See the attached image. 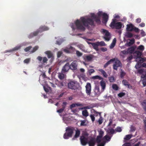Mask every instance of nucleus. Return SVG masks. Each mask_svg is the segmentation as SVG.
Segmentation results:
<instances>
[{"mask_svg": "<svg viewBox=\"0 0 146 146\" xmlns=\"http://www.w3.org/2000/svg\"><path fill=\"white\" fill-rule=\"evenodd\" d=\"M101 17L102 22L106 24L108 20L109 15L99 9L96 14L94 13H90L88 15L81 17L80 19L75 20L74 23H71L70 26L74 31H84L85 30L86 27L94 26V22L100 23Z\"/></svg>", "mask_w": 146, "mask_h": 146, "instance_id": "f257e3e1", "label": "nucleus"}, {"mask_svg": "<svg viewBox=\"0 0 146 146\" xmlns=\"http://www.w3.org/2000/svg\"><path fill=\"white\" fill-rule=\"evenodd\" d=\"M80 141L81 144L83 146L85 145L88 143L89 146H94L95 143L94 139L89 136L88 133L86 132L81 137Z\"/></svg>", "mask_w": 146, "mask_h": 146, "instance_id": "f03ea898", "label": "nucleus"}, {"mask_svg": "<svg viewBox=\"0 0 146 146\" xmlns=\"http://www.w3.org/2000/svg\"><path fill=\"white\" fill-rule=\"evenodd\" d=\"M99 135L97 136L96 142L98 143V146H104L106 143L110 141L111 137L107 134L103 138L104 132L101 130L98 131Z\"/></svg>", "mask_w": 146, "mask_h": 146, "instance_id": "7ed1b4c3", "label": "nucleus"}, {"mask_svg": "<svg viewBox=\"0 0 146 146\" xmlns=\"http://www.w3.org/2000/svg\"><path fill=\"white\" fill-rule=\"evenodd\" d=\"M110 26L113 29H120L124 27V23L121 22H117L115 19H112Z\"/></svg>", "mask_w": 146, "mask_h": 146, "instance_id": "20e7f679", "label": "nucleus"}, {"mask_svg": "<svg viewBox=\"0 0 146 146\" xmlns=\"http://www.w3.org/2000/svg\"><path fill=\"white\" fill-rule=\"evenodd\" d=\"M139 73L142 74L141 80L142 81V83L144 86L146 85V69H141L138 71Z\"/></svg>", "mask_w": 146, "mask_h": 146, "instance_id": "39448f33", "label": "nucleus"}, {"mask_svg": "<svg viewBox=\"0 0 146 146\" xmlns=\"http://www.w3.org/2000/svg\"><path fill=\"white\" fill-rule=\"evenodd\" d=\"M73 132V129L72 128L67 127L66 129V132L64 134V138L65 139H68L71 137Z\"/></svg>", "mask_w": 146, "mask_h": 146, "instance_id": "423d86ee", "label": "nucleus"}, {"mask_svg": "<svg viewBox=\"0 0 146 146\" xmlns=\"http://www.w3.org/2000/svg\"><path fill=\"white\" fill-rule=\"evenodd\" d=\"M101 32L104 35V38L105 40L108 41L110 40L111 38L110 35L108 31L102 29L101 30Z\"/></svg>", "mask_w": 146, "mask_h": 146, "instance_id": "0eeeda50", "label": "nucleus"}, {"mask_svg": "<svg viewBox=\"0 0 146 146\" xmlns=\"http://www.w3.org/2000/svg\"><path fill=\"white\" fill-rule=\"evenodd\" d=\"M126 30L127 31H134L136 32H137L139 31V29L135 27L131 23H130L127 24L126 25Z\"/></svg>", "mask_w": 146, "mask_h": 146, "instance_id": "6e6552de", "label": "nucleus"}, {"mask_svg": "<svg viewBox=\"0 0 146 146\" xmlns=\"http://www.w3.org/2000/svg\"><path fill=\"white\" fill-rule=\"evenodd\" d=\"M86 39V41L89 44H91L94 48L97 51L98 50V46H99V44L98 43V42L95 43H91L88 42L89 41H95V39H87L86 38H84Z\"/></svg>", "mask_w": 146, "mask_h": 146, "instance_id": "1a4fd4ad", "label": "nucleus"}, {"mask_svg": "<svg viewBox=\"0 0 146 146\" xmlns=\"http://www.w3.org/2000/svg\"><path fill=\"white\" fill-rule=\"evenodd\" d=\"M26 45V43L25 42L19 44L12 49L6 50L5 52H12L15 51L17 50L20 49L21 47L23 46H25Z\"/></svg>", "mask_w": 146, "mask_h": 146, "instance_id": "9d476101", "label": "nucleus"}, {"mask_svg": "<svg viewBox=\"0 0 146 146\" xmlns=\"http://www.w3.org/2000/svg\"><path fill=\"white\" fill-rule=\"evenodd\" d=\"M135 58V60L137 62V63L135 67L136 69H137L141 66V64L144 62V58L140 57L136 58Z\"/></svg>", "mask_w": 146, "mask_h": 146, "instance_id": "9b49d317", "label": "nucleus"}, {"mask_svg": "<svg viewBox=\"0 0 146 146\" xmlns=\"http://www.w3.org/2000/svg\"><path fill=\"white\" fill-rule=\"evenodd\" d=\"M114 59V60L113 62H114L113 68V69L117 70V67L121 66V64L120 61L117 59Z\"/></svg>", "mask_w": 146, "mask_h": 146, "instance_id": "f8f14e48", "label": "nucleus"}, {"mask_svg": "<svg viewBox=\"0 0 146 146\" xmlns=\"http://www.w3.org/2000/svg\"><path fill=\"white\" fill-rule=\"evenodd\" d=\"M78 66L77 62L76 61H74L70 65V69L72 70H75L77 69Z\"/></svg>", "mask_w": 146, "mask_h": 146, "instance_id": "ddd939ff", "label": "nucleus"}, {"mask_svg": "<svg viewBox=\"0 0 146 146\" xmlns=\"http://www.w3.org/2000/svg\"><path fill=\"white\" fill-rule=\"evenodd\" d=\"M86 92L88 95H90L91 92V85L90 83H87L85 86Z\"/></svg>", "mask_w": 146, "mask_h": 146, "instance_id": "4468645a", "label": "nucleus"}, {"mask_svg": "<svg viewBox=\"0 0 146 146\" xmlns=\"http://www.w3.org/2000/svg\"><path fill=\"white\" fill-rule=\"evenodd\" d=\"M70 69V64L69 63H67L63 67L62 69V72H67Z\"/></svg>", "mask_w": 146, "mask_h": 146, "instance_id": "2eb2a0df", "label": "nucleus"}, {"mask_svg": "<svg viewBox=\"0 0 146 146\" xmlns=\"http://www.w3.org/2000/svg\"><path fill=\"white\" fill-rule=\"evenodd\" d=\"M42 83L44 90L46 92H48L51 91L50 88L47 86V84L46 82H44H44H42Z\"/></svg>", "mask_w": 146, "mask_h": 146, "instance_id": "dca6fc26", "label": "nucleus"}, {"mask_svg": "<svg viewBox=\"0 0 146 146\" xmlns=\"http://www.w3.org/2000/svg\"><path fill=\"white\" fill-rule=\"evenodd\" d=\"M37 60L39 62H41L42 60V62L43 63H46L47 61L48 60L47 58L46 57H44L42 58V57L39 56H38L36 58Z\"/></svg>", "mask_w": 146, "mask_h": 146, "instance_id": "f3484780", "label": "nucleus"}, {"mask_svg": "<svg viewBox=\"0 0 146 146\" xmlns=\"http://www.w3.org/2000/svg\"><path fill=\"white\" fill-rule=\"evenodd\" d=\"M76 83L73 82H71L68 84V87L69 88L74 89L76 88Z\"/></svg>", "mask_w": 146, "mask_h": 146, "instance_id": "a211bd4d", "label": "nucleus"}, {"mask_svg": "<svg viewBox=\"0 0 146 146\" xmlns=\"http://www.w3.org/2000/svg\"><path fill=\"white\" fill-rule=\"evenodd\" d=\"M74 49V48L73 47L69 46H68L67 48L64 49L63 50L66 53H69L70 52L71 50H73Z\"/></svg>", "mask_w": 146, "mask_h": 146, "instance_id": "6ab92c4d", "label": "nucleus"}, {"mask_svg": "<svg viewBox=\"0 0 146 146\" xmlns=\"http://www.w3.org/2000/svg\"><path fill=\"white\" fill-rule=\"evenodd\" d=\"M49 29L48 27L45 26H43L40 27L38 29V32H42L43 31H47Z\"/></svg>", "mask_w": 146, "mask_h": 146, "instance_id": "aec40b11", "label": "nucleus"}, {"mask_svg": "<svg viewBox=\"0 0 146 146\" xmlns=\"http://www.w3.org/2000/svg\"><path fill=\"white\" fill-rule=\"evenodd\" d=\"M44 53L47 55L48 58H51V59L53 58V55L51 52L49 51H47L45 52Z\"/></svg>", "mask_w": 146, "mask_h": 146, "instance_id": "412c9836", "label": "nucleus"}, {"mask_svg": "<svg viewBox=\"0 0 146 146\" xmlns=\"http://www.w3.org/2000/svg\"><path fill=\"white\" fill-rule=\"evenodd\" d=\"M142 54V52L140 51H135L133 54L134 56L136 58H140Z\"/></svg>", "mask_w": 146, "mask_h": 146, "instance_id": "4be33fe9", "label": "nucleus"}, {"mask_svg": "<svg viewBox=\"0 0 146 146\" xmlns=\"http://www.w3.org/2000/svg\"><path fill=\"white\" fill-rule=\"evenodd\" d=\"M55 38V39H57V40H56V44L58 45L60 44L63 41L62 39L59 37H56Z\"/></svg>", "mask_w": 146, "mask_h": 146, "instance_id": "5701e85b", "label": "nucleus"}, {"mask_svg": "<svg viewBox=\"0 0 146 146\" xmlns=\"http://www.w3.org/2000/svg\"><path fill=\"white\" fill-rule=\"evenodd\" d=\"M77 46L82 51L85 52H87V50L85 48L84 46L82 44H79Z\"/></svg>", "mask_w": 146, "mask_h": 146, "instance_id": "b1692460", "label": "nucleus"}, {"mask_svg": "<svg viewBox=\"0 0 146 146\" xmlns=\"http://www.w3.org/2000/svg\"><path fill=\"white\" fill-rule=\"evenodd\" d=\"M92 56L91 55H87L84 57V59L86 61H90L92 58Z\"/></svg>", "mask_w": 146, "mask_h": 146, "instance_id": "393cba45", "label": "nucleus"}, {"mask_svg": "<svg viewBox=\"0 0 146 146\" xmlns=\"http://www.w3.org/2000/svg\"><path fill=\"white\" fill-rule=\"evenodd\" d=\"M116 39L115 38H114L113 39L112 42L110 46V48L112 49L114 47L116 44Z\"/></svg>", "mask_w": 146, "mask_h": 146, "instance_id": "a878e982", "label": "nucleus"}, {"mask_svg": "<svg viewBox=\"0 0 146 146\" xmlns=\"http://www.w3.org/2000/svg\"><path fill=\"white\" fill-rule=\"evenodd\" d=\"M94 92L96 95L97 96H99L100 94L101 93L100 91V89L98 87H96L94 90Z\"/></svg>", "mask_w": 146, "mask_h": 146, "instance_id": "bb28decb", "label": "nucleus"}, {"mask_svg": "<svg viewBox=\"0 0 146 146\" xmlns=\"http://www.w3.org/2000/svg\"><path fill=\"white\" fill-rule=\"evenodd\" d=\"M135 40L133 39L129 40V41H127V43L126 44V45L129 46L133 44Z\"/></svg>", "mask_w": 146, "mask_h": 146, "instance_id": "cd10ccee", "label": "nucleus"}, {"mask_svg": "<svg viewBox=\"0 0 146 146\" xmlns=\"http://www.w3.org/2000/svg\"><path fill=\"white\" fill-rule=\"evenodd\" d=\"M124 35L125 37L127 38H130L133 36L132 34L129 32V31H127L125 32L124 34Z\"/></svg>", "mask_w": 146, "mask_h": 146, "instance_id": "c85d7f7f", "label": "nucleus"}, {"mask_svg": "<svg viewBox=\"0 0 146 146\" xmlns=\"http://www.w3.org/2000/svg\"><path fill=\"white\" fill-rule=\"evenodd\" d=\"M98 70L101 72L104 77L107 78L108 77V75L106 72L103 70L102 69H99Z\"/></svg>", "mask_w": 146, "mask_h": 146, "instance_id": "c756f323", "label": "nucleus"}, {"mask_svg": "<svg viewBox=\"0 0 146 146\" xmlns=\"http://www.w3.org/2000/svg\"><path fill=\"white\" fill-rule=\"evenodd\" d=\"M100 85L102 87V89L104 90L106 87V83L104 81L102 80L100 82Z\"/></svg>", "mask_w": 146, "mask_h": 146, "instance_id": "7c9ffc66", "label": "nucleus"}, {"mask_svg": "<svg viewBox=\"0 0 146 146\" xmlns=\"http://www.w3.org/2000/svg\"><path fill=\"white\" fill-rule=\"evenodd\" d=\"M122 83L126 87H127L129 88H131L132 87L125 80H123L122 81Z\"/></svg>", "mask_w": 146, "mask_h": 146, "instance_id": "2f4dec72", "label": "nucleus"}, {"mask_svg": "<svg viewBox=\"0 0 146 146\" xmlns=\"http://www.w3.org/2000/svg\"><path fill=\"white\" fill-rule=\"evenodd\" d=\"M80 134V132L79 130L77 129L76 131V134L74 136V137L73 138V139H75L76 138L78 137Z\"/></svg>", "mask_w": 146, "mask_h": 146, "instance_id": "473e14b6", "label": "nucleus"}, {"mask_svg": "<svg viewBox=\"0 0 146 146\" xmlns=\"http://www.w3.org/2000/svg\"><path fill=\"white\" fill-rule=\"evenodd\" d=\"M114 60L113 59H110L109 61H108L104 66V67L106 68L108 65L110 64L113 62Z\"/></svg>", "mask_w": 146, "mask_h": 146, "instance_id": "72a5a7b5", "label": "nucleus"}, {"mask_svg": "<svg viewBox=\"0 0 146 146\" xmlns=\"http://www.w3.org/2000/svg\"><path fill=\"white\" fill-rule=\"evenodd\" d=\"M81 123L80 125L81 126H85L87 125V121L86 120L80 121Z\"/></svg>", "mask_w": 146, "mask_h": 146, "instance_id": "f704fd0d", "label": "nucleus"}, {"mask_svg": "<svg viewBox=\"0 0 146 146\" xmlns=\"http://www.w3.org/2000/svg\"><path fill=\"white\" fill-rule=\"evenodd\" d=\"M65 76H66L65 75L62 73H59L58 74V77L59 79L61 80L64 78Z\"/></svg>", "mask_w": 146, "mask_h": 146, "instance_id": "c9c22d12", "label": "nucleus"}, {"mask_svg": "<svg viewBox=\"0 0 146 146\" xmlns=\"http://www.w3.org/2000/svg\"><path fill=\"white\" fill-rule=\"evenodd\" d=\"M91 78L94 79H98L100 80L103 79V78L102 77L98 75L93 76Z\"/></svg>", "mask_w": 146, "mask_h": 146, "instance_id": "e433bc0d", "label": "nucleus"}, {"mask_svg": "<svg viewBox=\"0 0 146 146\" xmlns=\"http://www.w3.org/2000/svg\"><path fill=\"white\" fill-rule=\"evenodd\" d=\"M98 114H99L100 116V118L98 120V122L100 124H101L103 121V119L102 117L101 116V113H98Z\"/></svg>", "mask_w": 146, "mask_h": 146, "instance_id": "4c0bfd02", "label": "nucleus"}, {"mask_svg": "<svg viewBox=\"0 0 146 146\" xmlns=\"http://www.w3.org/2000/svg\"><path fill=\"white\" fill-rule=\"evenodd\" d=\"M82 114L83 115L86 117L88 115V113L87 111L86 110H83L82 111Z\"/></svg>", "mask_w": 146, "mask_h": 146, "instance_id": "58836bf2", "label": "nucleus"}, {"mask_svg": "<svg viewBox=\"0 0 146 146\" xmlns=\"http://www.w3.org/2000/svg\"><path fill=\"white\" fill-rule=\"evenodd\" d=\"M48 80H49V83L50 84V86H51L53 88H55L56 87V86L54 83L53 82L52 80H49V79H48Z\"/></svg>", "mask_w": 146, "mask_h": 146, "instance_id": "ea45409f", "label": "nucleus"}, {"mask_svg": "<svg viewBox=\"0 0 146 146\" xmlns=\"http://www.w3.org/2000/svg\"><path fill=\"white\" fill-rule=\"evenodd\" d=\"M128 53V51L124 50L122 51L121 52L120 54L122 56H124L125 55L127 54Z\"/></svg>", "mask_w": 146, "mask_h": 146, "instance_id": "a19ab883", "label": "nucleus"}, {"mask_svg": "<svg viewBox=\"0 0 146 146\" xmlns=\"http://www.w3.org/2000/svg\"><path fill=\"white\" fill-rule=\"evenodd\" d=\"M137 49L139 50L142 52L144 49V47L143 45H140L137 48Z\"/></svg>", "mask_w": 146, "mask_h": 146, "instance_id": "79ce46f5", "label": "nucleus"}, {"mask_svg": "<svg viewBox=\"0 0 146 146\" xmlns=\"http://www.w3.org/2000/svg\"><path fill=\"white\" fill-rule=\"evenodd\" d=\"M38 32H35L33 33H31L29 36V38H31L33 36H34L37 34Z\"/></svg>", "mask_w": 146, "mask_h": 146, "instance_id": "37998d69", "label": "nucleus"}, {"mask_svg": "<svg viewBox=\"0 0 146 146\" xmlns=\"http://www.w3.org/2000/svg\"><path fill=\"white\" fill-rule=\"evenodd\" d=\"M107 132L109 134H113L114 133V131L113 129H109L107 130Z\"/></svg>", "mask_w": 146, "mask_h": 146, "instance_id": "c03bdc74", "label": "nucleus"}, {"mask_svg": "<svg viewBox=\"0 0 146 146\" xmlns=\"http://www.w3.org/2000/svg\"><path fill=\"white\" fill-rule=\"evenodd\" d=\"M134 50V48L133 47H131L129 48L128 50V52L129 53H133Z\"/></svg>", "mask_w": 146, "mask_h": 146, "instance_id": "a18cd8bd", "label": "nucleus"}, {"mask_svg": "<svg viewBox=\"0 0 146 146\" xmlns=\"http://www.w3.org/2000/svg\"><path fill=\"white\" fill-rule=\"evenodd\" d=\"M113 17L114 18L113 19L116 20L117 19H119L120 16L119 14H116L113 15Z\"/></svg>", "mask_w": 146, "mask_h": 146, "instance_id": "49530a36", "label": "nucleus"}, {"mask_svg": "<svg viewBox=\"0 0 146 146\" xmlns=\"http://www.w3.org/2000/svg\"><path fill=\"white\" fill-rule=\"evenodd\" d=\"M99 46H106V44L104 41H101L100 42H98Z\"/></svg>", "mask_w": 146, "mask_h": 146, "instance_id": "de8ad7c7", "label": "nucleus"}, {"mask_svg": "<svg viewBox=\"0 0 146 146\" xmlns=\"http://www.w3.org/2000/svg\"><path fill=\"white\" fill-rule=\"evenodd\" d=\"M132 137L131 135H126L125 137H124V139L125 140H129Z\"/></svg>", "mask_w": 146, "mask_h": 146, "instance_id": "09e8293b", "label": "nucleus"}, {"mask_svg": "<svg viewBox=\"0 0 146 146\" xmlns=\"http://www.w3.org/2000/svg\"><path fill=\"white\" fill-rule=\"evenodd\" d=\"M112 87L113 89L115 90H117L118 89V87L116 84H113L112 86Z\"/></svg>", "mask_w": 146, "mask_h": 146, "instance_id": "8fccbe9b", "label": "nucleus"}, {"mask_svg": "<svg viewBox=\"0 0 146 146\" xmlns=\"http://www.w3.org/2000/svg\"><path fill=\"white\" fill-rule=\"evenodd\" d=\"M38 47H39L38 46H35L33 48V50L32 51H31V52L33 53L35 52V51H36L38 49Z\"/></svg>", "mask_w": 146, "mask_h": 146, "instance_id": "3c124183", "label": "nucleus"}, {"mask_svg": "<svg viewBox=\"0 0 146 146\" xmlns=\"http://www.w3.org/2000/svg\"><path fill=\"white\" fill-rule=\"evenodd\" d=\"M109 80L111 82H113L115 81L114 78L113 76L109 77Z\"/></svg>", "mask_w": 146, "mask_h": 146, "instance_id": "603ef678", "label": "nucleus"}, {"mask_svg": "<svg viewBox=\"0 0 146 146\" xmlns=\"http://www.w3.org/2000/svg\"><path fill=\"white\" fill-rule=\"evenodd\" d=\"M68 102H66V101H64L62 102V107L63 108H65L66 106L68 104Z\"/></svg>", "mask_w": 146, "mask_h": 146, "instance_id": "864d4df0", "label": "nucleus"}, {"mask_svg": "<svg viewBox=\"0 0 146 146\" xmlns=\"http://www.w3.org/2000/svg\"><path fill=\"white\" fill-rule=\"evenodd\" d=\"M76 54L79 57L81 56L82 55V54L81 52H80L78 50H77L76 51Z\"/></svg>", "mask_w": 146, "mask_h": 146, "instance_id": "5fc2aeb1", "label": "nucleus"}, {"mask_svg": "<svg viewBox=\"0 0 146 146\" xmlns=\"http://www.w3.org/2000/svg\"><path fill=\"white\" fill-rule=\"evenodd\" d=\"M65 85H66L65 83H64L62 82H60L59 83L58 86L60 87L61 88L62 86H64Z\"/></svg>", "mask_w": 146, "mask_h": 146, "instance_id": "6e6d98bb", "label": "nucleus"}, {"mask_svg": "<svg viewBox=\"0 0 146 146\" xmlns=\"http://www.w3.org/2000/svg\"><path fill=\"white\" fill-rule=\"evenodd\" d=\"M125 74V73L122 70H121V72L120 74V77L121 78H123Z\"/></svg>", "mask_w": 146, "mask_h": 146, "instance_id": "4d7b16f0", "label": "nucleus"}, {"mask_svg": "<svg viewBox=\"0 0 146 146\" xmlns=\"http://www.w3.org/2000/svg\"><path fill=\"white\" fill-rule=\"evenodd\" d=\"M141 36H145L146 35L145 32L143 30H141Z\"/></svg>", "mask_w": 146, "mask_h": 146, "instance_id": "13d9d810", "label": "nucleus"}, {"mask_svg": "<svg viewBox=\"0 0 146 146\" xmlns=\"http://www.w3.org/2000/svg\"><path fill=\"white\" fill-rule=\"evenodd\" d=\"M30 60V58H27L24 60V62L25 63L27 64L29 63Z\"/></svg>", "mask_w": 146, "mask_h": 146, "instance_id": "bf43d9fd", "label": "nucleus"}, {"mask_svg": "<svg viewBox=\"0 0 146 146\" xmlns=\"http://www.w3.org/2000/svg\"><path fill=\"white\" fill-rule=\"evenodd\" d=\"M71 111L76 114H77V113L78 111V110L77 109H76L75 110L72 109L71 110Z\"/></svg>", "mask_w": 146, "mask_h": 146, "instance_id": "052dcab7", "label": "nucleus"}, {"mask_svg": "<svg viewBox=\"0 0 146 146\" xmlns=\"http://www.w3.org/2000/svg\"><path fill=\"white\" fill-rule=\"evenodd\" d=\"M125 93L123 92H121L118 94V96L120 97H122L125 95Z\"/></svg>", "mask_w": 146, "mask_h": 146, "instance_id": "680f3d73", "label": "nucleus"}, {"mask_svg": "<svg viewBox=\"0 0 146 146\" xmlns=\"http://www.w3.org/2000/svg\"><path fill=\"white\" fill-rule=\"evenodd\" d=\"M94 72V70L93 69H91L88 70V72L90 74H91L92 73Z\"/></svg>", "mask_w": 146, "mask_h": 146, "instance_id": "e2e57ef3", "label": "nucleus"}, {"mask_svg": "<svg viewBox=\"0 0 146 146\" xmlns=\"http://www.w3.org/2000/svg\"><path fill=\"white\" fill-rule=\"evenodd\" d=\"M115 130L117 132H120L121 131L122 129L121 127H118Z\"/></svg>", "mask_w": 146, "mask_h": 146, "instance_id": "0e129e2a", "label": "nucleus"}, {"mask_svg": "<svg viewBox=\"0 0 146 146\" xmlns=\"http://www.w3.org/2000/svg\"><path fill=\"white\" fill-rule=\"evenodd\" d=\"M76 106V104H73L70 106V108L71 110L72 109L74 108Z\"/></svg>", "mask_w": 146, "mask_h": 146, "instance_id": "69168bd1", "label": "nucleus"}, {"mask_svg": "<svg viewBox=\"0 0 146 146\" xmlns=\"http://www.w3.org/2000/svg\"><path fill=\"white\" fill-rule=\"evenodd\" d=\"M64 108H63V107L62 108L60 109L59 110H58L57 111V112L60 113L62 112L63 110H64Z\"/></svg>", "mask_w": 146, "mask_h": 146, "instance_id": "338daca9", "label": "nucleus"}, {"mask_svg": "<svg viewBox=\"0 0 146 146\" xmlns=\"http://www.w3.org/2000/svg\"><path fill=\"white\" fill-rule=\"evenodd\" d=\"M31 47L30 46L28 47L25 49V52H27L31 49Z\"/></svg>", "mask_w": 146, "mask_h": 146, "instance_id": "774afa93", "label": "nucleus"}]
</instances>
